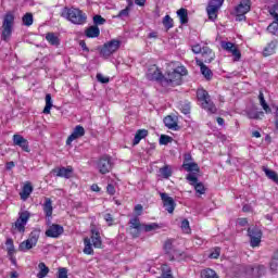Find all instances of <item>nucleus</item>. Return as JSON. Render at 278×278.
<instances>
[{"label": "nucleus", "mask_w": 278, "mask_h": 278, "mask_svg": "<svg viewBox=\"0 0 278 278\" xmlns=\"http://www.w3.org/2000/svg\"><path fill=\"white\" fill-rule=\"evenodd\" d=\"M197 65L200 66L202 75H204L205 79H212V70L208 68L207 65L203 64V61L197 59Z\"/></svg>", "instance_id": "a878e982"}, {"label": "nucleus", "mask_w": 278, "mask_h": 278, "mask_svg": "<svg viewBox=\"0 0 278 278\" xmlns=\"http://www.w3.org/2000/svg\"><path fill=\"white\" fill-rule=\"evenodd\" d=\"M186 75H188V70H186V66H177L172 72H167L166 76L164 77V84L167 86H180L181 77Z\"/></svg>", "instance_id": "f03ea898"}, {"label": "nucleus", "mask_w": 278, "mask_h": 278, "mask_svg": "<svg viewBox=\"0 0 278 278\" xmlns=\"http://www.w3.org/2000/svg\"><path fill=\"white\" fill-rule=\"evenodd\" d=\"M127 16H129V7L119 11V13L115 16V18L125 20V18H127Z\"/></svg>", "instance_id": "09e8293b"}, {"label": "nucleus", "mask_w": 278, "mask_h": 278, "mask_svg": "<svg viewBox=\"0 0 278 278\" xmlns=\"http://www.w3.org/2000/svg\"><path fill=\"white\" fill-rule=\"evenodd\" d=\"M91 241L94 249H101L103 241L101 240V232L98 228H91Z\"/></svg>", "instance_id": "412c9836"}, {"label": "nucleus", "mask_w": 278, "mask_h": 278, "mask_svg": "<svg viewBox=\"0 0 278 278\" xmlns=\"http://www.w3.org/2000/svg\"><path fill=\"white\" fill-rule=\"evenodd\" d=\"M192 51H193L195 54H199V53H202L203 48H201V45H194V46L192 47Z\"/></svg>", "instance_id": "052dcab7"}, {"label": "nucleus", "mask_w": 278, "mask_h": 278, "mask_svg": "<svg viewBox=\"0 0 278 278\" xmlns=\"http://www.w3.org/2000/svg\"><path fill=\"white\" fill-rule=\"evenodd\" d=\"M12 27H14V14L7 13L2 23V40H10V36H12Z\"/></svg>", "instance_id": "39448f33"}, {"label": "nucleus", "mask_w": 278, "mask_h": 278, "mask_svg": "<svg viewBox=\"0 0 278 278\" xmlns=\"http://www.w3.org/2000/svg\"><path fill=\"white\" fill-rule=\"evenodd\" d=\"M97 79L100 84H110V78L105 77L103 74H97Z\"/></svg>", "instance_id": "5fc2aeb1"}, {"label": "nucleus", "mask_w": 278, "mask_h": 278, "mask_svg": "<svg viewBox=\"0 0 278 278\" xmlns=\"http://www.w3.org/2000/svg\"><path fill=\"white\" fill-rule=\"evenodd\" d=\"M168 142H170V137L162 135L160 138V144H168Z\"/></svg>", "instance_id": "13d9d810"}, {"label": "nucleus", "mask_w": 278, "mask_h": 278, "mask_svg": "<svg viewBox=\"0 0 278 278\" xmlns=\"http://www.w3.org/2000/svg\"><path fill=\"white\" fill-rule=\"evenodd\" d=\"M131 229H136V236H140V231H142V224H140V219L138 217H134L130 219Z\"/></svg>", "instance_id": "72a5a7b5"}, {"label": "nucleus", "mask_w": 278, "mask_h": 278, "mask_svg": "<svg viewBox=\"0 0 278 278\" xmlns=\"http://www.w3.org/2000/svg\"><path fill=\"white\" fill-rule=\"evenodd\" d=\"M46 40L52 47H60V35L58 33H47Z\"/></svg>", "instance_id": "b1692460"}, {"label": "nucleus", "mask_w": 278, "mask_h": 278, "mask_svg": "<svg viewBox=\"0 0 278 278\" xmlns=\"http://www.w3.org/2000/svg\"><path fill=\"white\" fill-rule=\"evenodd\" d=\"M22 21L26 27H30V25H34V15H31V13H26Z\"/></svg>", "instance_id": "37998d69"}, {"label": "nucleus", "mask_w": 278, "mask_h": 278, "mask_svg": "<svg viewBox=\"0 0 278 278\" xmlns=\"http://www.w3.org/2000/svg\"><path fill=\"white\" fill-rule=\"evenodd\" d=\"M31 192H34V187L31 186V182H25L22 192L20 193L22 201H27L31 195Z\"/></svg>", "instance_id": "4be33fe9"}, {"label": "nucleus", "mask_w": 278, "mask_h": 278, "mask_svg": "<svg viewBox=\"0 0 278 278\" xmlns=\"http://www.w3.org/2000/svg\"><path fill=\"white\" fill-rule=\"evenodd\" d=\"M223 3H225V0H210L206 8L210 21H216L218 18V10L223 8Z\"/></svg>", "instance_id": "6e6552de"}, {"label": "nucleus", "mask_w": 278, "mask_h": 278, "mask_svg": "<svg viewBox=\"0 0 278 278\" xmlns=\"http://www.w3.org/2000/svg\"><path fill=\"white\" fill-rule=\"evenodd\" d=\"M277 266H278L277 260H275V258L273 257V261L270 262V268H271L273 270H277Z\"/></svg>", "instance_id": "0e129e2a"}, {"label": "nucleus", "mask_w": 278, "mask_h": 278, "mask_svg": "<svg viewBox=\"0 0 278 278\" xmlns=\"http://www.w3.org/2000/svg\"><path fill=\"white\" fill-rule=\"evenodd\" d=\"M91 190H92V192H101V188L97 184H93L91 186Z\"/></svg>", "instance_id": "69168bd1"}, {"label": "nucleus", "mask_w": 278, "mask_h": 278, "mask_svg": "<svg viewBox=\"0 0 278 278\" xmlns=\"http://www.w3.org/2000/svg\"><path fill=\"white\" fill-rule=\"evenodd\" d=\"M13 144L15 147H20V149H22V151H25V153H29V141H27V139H25L23 136L14 135L13 136Z\"/></svg>", "instance_id": "f3484780"}, {"label": "nucleus", "mask_w": 278, "mask_h": 278, "mask_svg": "<svg viewBox=\"0 0 278 278\" xmlns=\"http://www.w3.org/2000/svg\"><path fill=\"white\" fill-rule=\"evenodd\" d=\"M277 49V43L275 41H271L267 45V47L264 48L263 50V55L265 58H268V55L275 54V50Z\"/></svg>", "instance_id": "7c9ffc66"}, {"label": "nucleus", "mask_w": 278, "mask_h": 278, "mask_svg": "<svg viewBox=\"0 0 278 278\" xmlns=\"http://www.w3.org/2000/svg\"><path fill=\"white\" fill-rule=\"evenodd\" d=\"M52 173H56V177H64V179H71V177H73V167L67 166L55 168L52 170Z\"/></svg>", "instance_id": "aec40b11"}, {"label": "nucleus", "mask_w": 278, "mask_h": 278, "mask_svg": "<svg viewBox=\"0 0 278 278\" xmlns=\"http://www.w3.org/2000/svg\"><path fill=\"white\" fill-rule=\"evenodd\" d=\"M39 239H40V230H33L28 239L20 243L18 251L26 253V251L34 249V247L38 244Z\"/></svg>", "instance_id": "20e7f679"}, {"label": "nucleus", "mask_w": 278, "mask_h": 278, "mask_svg": "<svg viewBox=\"0 0 278 278\" xmlns=\"http://www.w3.org/2000/svg\"><path fill=\"white\" fill-rule=\"evenodd\" d=\"M177 16L180 21L181 25H186L188 23V10L187 9H180L177 11Z\"/></svg>", "instance_id": "f704fd0d"}, {"label": "nucleus", "mask_w": 278, "mask_h": 278, "mask_svg": "<svg viewBox=\"0 0 278 278\" xmlns=\"http://www.w3.org/2000/svg\"><path fill=\"white\" fill-rule=\"evenodd\" d=\"M160 226L155 223H152V224H142L141 226V231H146V232H149V231H154L155 229H159Z\"/></svg>", "instance_id": "a19ab883"}, {"label": "nucleus", "mask_w": 278, "mask_h": 278, "mask_svg": "<svg viewBox=\"0 0 278 278\" xmlns=\"http://www.w3.org/2000/svg\"><path fill=\"white\" fill-rule=\"evenodd\" d=\"M103 218L110 226L112 225V223H114V217H112V214L110 213L104 214Z\"/></svg>", "instance_id": "4d7b16f0"}, {"label": "nucleus", "mask_w": 278, "mask_h": 278, "mask_svg": "<svg viewBox=\"0 0 278 278\" xmlns=\"http://www.w3.org/2000/svg\"><path fill=\"white\" fill-rule=\"evenodd\" d=\"M164 74H162V71L157 65H151L148 68L147 79H149V81H160V84H164Z\"/></svg>", "instance_id": "9b49d317"}, {"label": "nucleus", "mask_w": 278, "mask_h": 278, "mask_svg": "<svg viewBox=\"0 0 278 278\" xmlns=\"http://www.w3.org/2000/svg\"><path fill=\"white\" fill-rule=\"evenodd\" d=\"M194 190L198 192V194H205V186L201 182H195L194 185Z\"/></svg>", "instance_id": "8fccbe9b"}, {"label": "nucleus", "mask_w": 278, "mask_h": 278, "mask_svg": "<svg viewBox=\"0 0 278 278\" xmlns=\"http://www.w3.org/2000/svg\"><path fill=\"white\" fill-rule=\"evenodd\" d=\"M149 136V130L147 129H139L137 130L132 144L136 147V144H140V140H143V138H147Z\"/></svg>", "instance_id": "cd10ccee"}, {"label": "nucleus", "mask_w": 278, "mask_h": 278, "mask_svg": "<svg viewBox=\"0 0 278 278\" xmlns=\"http://www.w3.org/2000/svg\"><path fill=\"white\" fill-rule=\"evenodd\" d=\"M248 235L252 249L260 247V244L262 243V229H260V227L257 226L250 227L248 229Z\"/></svg>", "instance_id": "1a4fd4ad"}, {"label": "nucleus", "mask_w": 278, "mask_h": 278, "mask_svg": "<svg viewBox=\"0 0 278 278\" xmlns=\"http://www.w3.org/2000/svg\"><path fill=\"white\" fill-rule=\"evenodd\" d=\"M258 101H260L261 108H263L266 114H270L273 112L268 103H266V100L264 99V93L262 91L258 94Z\"/></svg>", "instance_id": "473e14b6"}, {"label": "nucleus", "mask_w": 278, "mask_h": 278, "mask_svg": "<svg viewBox=\"0 0 278 278\" xmlns=\"http://www.w3.org/2000/svg\"><path fill=\"white\" fill-rule=\"evenodd\" d=\"M222 49H224V51H227V53H231L233 62H240L242 53L238 49V46H236L231 41H222Z\"/></svg>", "instance_id": "9d476101"}, {"label": "nucleus", "mask_w": 278, "mask_h": 278, "mask_svg": "<svg viewBox=\"0 0 278 278\" xmlns=\"http://www.w3.org/2000/svg\"><path fill=\"white\" fill-rule=\"evenodd\" d=\"M118 49H121V40L112 39L103 45L100 53L102 58H110V55L116 53Z\"/></svg>", "instance_id": "423d86ee"}, {"label": "nucleus", "mask_w": 278, "mask_h": 278, "mask_svg": "<svg viewBox=\"0 0 278 278\" xmlns=\"http://www.w3.org/2000/svg\"><path fill=\"white\" fill-rule=\"evenodd\" d=\"M51 108H53V99L51 93L46 94V106L43 109V114H51Z\"/></svg>", "instance_id": "c9c22d12"}, {"label": "nucleus", "mask_w": 278, "mask_h": 278, "mask_svg": "<svg viewBox=\"0 0 278 278\" xmlns=\"http://www.w3.org/2000/svg\"><path fill=\"white\" fill-rule=\"evenodd\" d=\"M170 260H177V262H181V260H186V253L179 250H175Z\"/></svg>", "instance_id": "c03bdc74"}, {"label": "nucleus", "mask_w": 278, "mask_h": 278, "mask_svg": "<svg viewBox=\"0 0 278 278\" xmlns=\"http://www.w3.org/2000/svg\"><path fill=\"white\" fill-rule=\"evenodd\" d=\"M198 101L203 110L208 112V114H216V104L212 101V98L210 97V93L203 89L200 88L197 91Z\"/></svg>", "instance_id": "7ed1b4c3"}, {"label": "nucleus", "mask_w": 278, "mask_h": 278, "mask_svg": "<svg viewBox=\"0 0 278 278\" xmlns=\"http://www.w3.org/2000/svg\"><path fill=\"white\" fill-rule=\"evenodd\" d=\"M43 212L47 218L53 216V201L50 198H45V203L42 204Z\"/></svg>", "instance_id": "5701e85b"}, {"label": "nucleus", "mask_w": 278, "mask_h": 278, "mask_svg": "<svg viewBox=\"0 0 278 278\" xmlns=\"http://www.w3.org/2000/svg\"><path fill=\"white\" fill-rule=\"evenodd\" d=\"M249 118H252L254 121H257L260 118H264V112L257 111V110H252L248 112Z\"/></svg>", "instance_id": "58836bf2"}, {"label": "nucleus", "mask_w": 278, "mask_h": 278, "mask_svg": "<svg viewBox=\"0 0 278 278\" xmlns=\"http://www.w3.org/2000/svg\"><path fill=\"white\" fill-rule=\"evenodd\" d=\"M263 172L265 173L267 179H270L271 181H274V184H277L278 186V174L277 172L269 169L268 167H264Z\"/></svg>", "instance_id": "c756f323"}, {"label": "nucleus", "mask_w": 278, "mask_h": 278, "mask_svg": "<svg viewBox=\"0 0 278 278\" xmlns=\"http://www.w3.org/2000/svg\"><path fill=\"white\" fill-rule=\"evenodd\" d=\"M187 180L190 182L191 186H195L198 184L199 179L197 178V174L190 173L187 175Z\"/></svg>", "instance_id": "de8ad7c7"}, {"label": "nucleus", "mask_w": 278, "mask_h": 278, "mask_svg": "<svg viewBox=\"0 0 278 278\" xmlns=\"http://www.w3.org/2000/svg\"><path fill=\"white\" fill-rule=\"evenodd\" d=\"M64 233V227L58 224H53L49 226V228L46 230L47 238H59Z\"/></svg>", "instance_id": "dca6fc26"}, {"label": "nucleus", "mask_w": 278, "mask_h": 278, "mask_svg": "<svg viewBox=\"0 0 278 278\" xmlns=\"http://www.w3.org/2000/svg\"><path fill=\"white\" fill-rule=\"evenodd\" d=\"M164 125L167 126L168 129H174V131H177V129H179V125L177 124V117H173L170 115L164 118Z\"/></svg>", "instance_id": "393cba45"}, {"label": "nucleus", "mask_w": 278, "mask_h": 278, "mask_svg": "<svg viewBox=\"0 0 278 278\" xmlns=\"http://www.w3.org/2000/svg\"><path fill=\"white\" fill-rule=\"evenodd\" d=\"M7 251L9 253V255H14V240L12 239H7Z\"/></svg>", "instance_id": "49530a36"}, {"label": "nucleus", "mask_w": 278, "mask_h": 278, "mask_svg": "<svg viewBox=\"0 0 278 278\" xmlns=\"http://www.w3.org/2000/svg\"><path fill=\"white\" fill-rule=\"evenodd\" d=\"M242 211L243 212H253V208L251 207V205L245 204V205H243Z\"/></svg>", "instance_id": "774afa93"}, {"label": "nucleus", "mask_w": 278, "mask_h": 278, "mask_svg": "<svg viewBox=\"0 0 278 278\" xmlns=\"http://www.w3.org/2000/svg\"><path fill=\"white\" fill-rule=\"evenodd\" d=\"M182 168H185L187 173H199V165L192 162V156L190 154L185 156Z\"/></svg>", "instance_id": "a211bd4d"}, {"label": "nucleus", "mask_w": 278, "mask_h": 278, "mask_svg": "<svg viewBox=\"0 0 278 278\" xmlns=\"http://www.w3.org/2000/svg\"><path fill=\"white\" fill-rule=\"evenodd\" d=\"M159 173L163 179H169V177H173V166L164 165L159 169Z\"/></svg>", "instance_id": "c85d7f7f"}, {"label": "nucleus", "mask_w": 278, "mask_h": 278, "mask_svg": "<svg viewBox=\"0 0 278 278\" xmlns=\"http://www.w3.org/2000/svg\"><path fill=\"white\" fill-rule=\"evenodd\" d=\"M180 229L184 233H191L192 229H190V222L188 219H182Z\"/></svg>", "instance_id": "79ce46f5"}, {"label": "nucleus", "mask_w": 278, "mask_h": 278, "mask_svg": "<svg viewBox=\"0 0 278 278\" xmlns=\"http://www.w3.org/2000/svg\"><path fill=\"white\" fill-rule=\"evenodd\" d=\"M39 273L37 274L38 278H45L49 275V267L45 263H39L38 265Z\"/></svg>", "instance_id": "4c0bfd02"}, {"label": "nucleus", "mask_w": 278, "mask_h": 278, "mask_svg": "<svg viewBox=\"0 0 278 278\" xmlns=\"http://www.w3.org/2000/svg\"><path fill=\"white\" fill-rule=\"evenodd\" d=\"M161 200L163 201V207H165L168 214H173L175 212L176 203L173 198L168 195V193H160Z\"/></svg>", "instance_id": "2eb2a0df"}, {"label": "nucleus", "mask_w": 278, "mask_h": 278, "mask_svg": "<svg viewBox=\"0 0 278 278\" xmlns=\"http://www.w3.org/2000/svg\"><path fill=\"white\" fill-rule=\"evenodd\" d=\"M142 210H143V207H142L141 204H137V205L135 206V212H136L137 216H141Z\"/></svg>", "instance_id": "e2e57ef3"}, {"label": "nucleus", "mask_w": 278, "mask_h": 278, "mask_svg": "<svg viewBox=\"0 0 278 278\" xmlns=\"http://www.w3.org/2000/svg\"><path fill=\"white\" fill-rule=\"evenodd\" d=\"M98 170L101 175H108L112 170V159L109 155H104L99 160Z\"/></svg>", "instance_id": "ddd939ff"}, {"label": "nucleus", "mask_w": 278, "mask_h": 278, "mask_svg": "<svg viewBox=\"0 0 278 278\" xmlns=\"http://www.w3.org/2000/svg\"><path fill=\"white\" fill-rule=\"evenodd\" d=\"M163 25L165 27V29H173L174 24H173V20L170 18V15H165L163 17Z\"/></svg>", "instance_id": "a18cd8bd"}, {"label": "nucleus", "mask_w": 278, "mask_h": 278, "mask_svg": "<svg viewBox=\"0 0 278 278\" xmlns=\"http://www.w3.org/2000/svg\"><path fill=\"white\" fill-rule=\"evenodd\" d=\"M201 277L202 278H218V274H216L213 269L207 268V269H203L201 271Z\"/></svg>", "instance_id": "ea45409f"}, {"label": "nucleus", "mask_w": 278, "mask_h": 278, "mask_svg": "<svg viewBox=\"0 0 278 278\" xmlns=\"http://www.w3.org/2000/svg\"><path fill=\"white\" fill-rule=\"evenodd\" d=\"M30 217L31 214L29 213V211H24L20 213V217L15 222L16 231H18L20 233H25V227L27 226V223Z\"/></svg>", "instance_id": "f8f14e48"}, {"label": "nucleus", "mask_w": 278, "mask_h": 278, "mask_svg": "<svg viewBox=\"0 0 278 278\" xmlns=\"http://www.w3.org/2000/svg\"><path fill=\"white\" fill-rule=\"evenodd\" d=\"M61 16L73 23V25H86L88 15L77 8H64Z\"/></svg>", "instance_id": "f257e3e1"}, {"label": "nucleus", "mask_w": 278, "mask_h": 278, "mask_svg": "<svg viewBox=\"0 0 278 278\" xmlns=\"http://www.w3.org/2000/svg\"><path fill=\"white\" fill-rule=\"evenodd\" d=\"M106 192L111 197H114V194H116V188L114 187V185L109 184L108 187H106Z\"/></svg>", "instance_id": "6e6d98bb"}, {"label": "nucleus", "mask_w": 278, "mask_h": 278, "mask_svg": "<svg viewBox=\"0 0 278 278\" xmlns=\"http://www.w3.org/2000/svg\"><path fill=\"white\" fill-rule=\"evenodd\" d=\"M93 23H94L96 27H97V25H105V18H103V16H101V15H94Z\"/></svg>", "instance_id": "3c124183"}, {"label": "nucleus", "mask_w": 278, "mask_h": 278, "mask_svg": "<svg viewBox=\"0 0 278 278\" xmlns=\"http://www.w3.org/2000/svg\"><path fill=\"white\" fill-rule=\"evenodd\" d=\"M270 16H273L274 22L268 25L267 31L274 36H278V13L275 10L269 11Z\"/></svg>", "instance_id": "6ab92c4d"}, {"label": "nucleus", "mask_w": 278, "mask_h": 278, "mask_svg": "<svg viewBox=\"0 0 278 278\" xmlns=\"http://www.w3.org/2000/svg\"><path fill=\"white\" fill-rule=\"evenodd\" d=\"M84 136H86V129H84V127L81 125H77L74 128L73 132L67 138L66 144L68 147H71L73 144V142H75V140H77L79 138H84Z\"/></svg>", "instance_id": "4468645a"}, {"label": "nucleus", "mask_w": 278, "mask_h": 278, "mask_svg": "<svg viewBox=\"0 0 278 278\" xmlns=\"http://www.w3.org/2000/svg\"><path fill=\"white\" fill-rule=\"evenodd\" d=\"M14 166H15L14 162L11 161V162L7 163L5 168H7V170H12V168H14Z\"/></svg>", "instance_id": "338daca9"}, {"label": "nucleus", "mask_w": 278, "mask_h": 278, "mask_svg": "<svg viewBox=\"0 0 278 278\" xmlns=\"http://www.w3.org/2000/svg\"><path fill=\"white\" fill-rule=\"evenodd\" d=\"M251 12V0H241L240 3L235 8V14L237 21H245L247 14Z\"/></svg>", "instance_id": "0eeeda50"}, {"label": "nucleus", "mask_w": 278, "mask_h": 278, "mask_svg": "<svg viewBox=\"0 0 278 278\" xmlns=\"http://www.w3.org/2000/svg\"><path fill=\"white\" fill-rule=\"evenodd\" d=\"M164 249L166 253H170V250L173 249V243L170 241H166L164 244Z\"/></svg>", "instance_id": "680f3d73"}, {"label": "nucleus", "mask_w": 278, "mask_h": 278, "mask_svg": "<svg viewBox=\"0 0 278 278\" xmlns=\"http://www.w3.org/2000/svg\"><path fill=\"white\" fill-rule=\"evenodd\" d=\"M200 53L204 58V62H212V60L214 59L212 49H210L208 47L202 48V52Z\"/></svg>", "instance_id": "e433bc0d"}, {"label": "nucleus", "mask_w": 278, "mask_h": 278, "mask_svg": "<svg viewBox=\"0 0 278 278\" xmlns=\"http://www.w3.org/2000/svg\"><path fill=\"white\" fill-rule=\"evenodd\" d=\"M84 244H85V248H84V253L85 255H92V253H94V250L92 249V241L90 238L86 237L84 239Z\"/></svg>", "instance_id": "2f4dec72"}, {"label": "nucleus", "mask_w": 278, "mask_h": 278, "mask_svg": "<svg viewBox=\"0 0 278 278\" xmlns=\"http://www.w3.org/2000/svg\"><path fill=\"white\" fill-rule=\"evenodd\" d=\"M237 225H239L240 227H247V225H249V220H247V218H239L237 220Z\"/></svg>", "instance_id": "bf43d9fd"}, {"label": "nucleus", "mask_w": 278, "mask_h": 278, "mask_svg": "<svg viewBox=\"0 0 278 278\" xmlns=\"http://www.w3.org/2000/svg\"><path fill=\"white\" fill-rule=\"evenodd\" d=\"M101 34V30L99 29V26H90L85 30V36L87 38H99Z\"/></svg>", "instance_id": "bb28decb"}, {"label": "nucleus", "mask_w": 278, "mask_h": 278, "mask_svg": "<svg viewBox=\"0 0 278 278\" xmlns=\"http://www.w3.org/2000/svg\"><path fill=\"white\" fill-rule=\"evenodd\" d=\"M220 257V248H215L213 252L210 254L211 260H218Z\"/></svg>", "instance_id": "603ef678"}, {"label": "nucleus", "mask_w": 278, "mask_h": 278, "mask_svg": "<svg viewBox=\"0 0 278 278\" xmlns=\"http://www.w3.org/2000/svg\"><path fill=\"white\" fill-rule=\"evenodd\" d=\"M58 278H68V269H66L65 267L59 268Z\"/></svg>", "instance_id": "864d4df0"}]
</instances>
